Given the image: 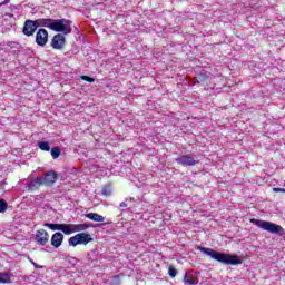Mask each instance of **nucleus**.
I'll list each match as a JSON object with an SVG mask.
<instances>
[{
    "label": "nucleus",
    "mask_w": 285,
    "mask_h": 285,
    "mask_svg": "<svg viewBox=\"0 0 285 285\" xmlns=\"http://www.w3.org/2000/svg\"><path fill=\"white\" fill-rule=\"evenodd\" d=\"M197 250H200V253H204V255H207L212 259L219 262V264H226L227 266H238V264H242V261L237 255H229L226 253L217 252L213 248L202 246H198Z\"/></svg>",
    "instance_id": "nucleus-1"
},
{
    "label": "nucleus",
    "mask_w": 285,
    "mask_h": 285,
    "mask_svg": "<svg viewBox=\"0 0 285 285\" xmlns=\"http://www.w3.org/2000/svg\"><path fill=\"white\" fill-rule=\"evenodd\" d=\"M250 224H254V226H257L258 228H262L263 230H267V233H272L274 235H279L283 237L285 235V230L282 228L281 225H277L275 223H271L268 220H261L257 218H252Z\"/></svg>",
    "instance_id": "nucleus-2"
},
{
    "label": "nucleus",
    "mask_w": 285,
    "mask_h": 285,
    "mask_svg": "<svg viewBox=\"0 0 285 285\" xmlns=\"http://www.w3.org/2000/svg\"><path fill=\"white\" fill-rule=\"evenodd\" d=\"M72 21L68 19H52L51 30L55 32H62L63 35H70L72 32Z\"/></svg>",
    "instance_id": "nucleus-3"
},
{
    "label": "nucleus",
    "mask_w": 285,
    "mask_h": 285,
    "mask_svg": "<svg viewBox=\"0 0 285 285\" xmlns=\"http://www.w3.org/2000/svg\"><path fill=\"white\" fill-rule=\"evenodd\" d=\"M90 242H92V236L90 234L79 233L69 238V246H87Z\"/></svg>",
    "instance_id": "nucleus-4"
},
{
    "label": "nucleus",
    "mask_w": 285,
    "mask_h": 285,
    "mask_svg": "<svg viewBox=\"0 0 285 285\" xmlns=\"http://www.w3.org/2000/svg\"><path fill=\"white\" fill-rule=\"evenodd\" d=\"M38 28L37 20H26L22 28V33L24 37H33Z\"/></svg>",
    "instance_id": "nucleus-5"
},
{
    "label": "nucleus",
    "mask_w": 285,
    "mask_h": 285,
    "mask_svg": "<svg viewBox=\"0 0 285 285\" xmlns=\"http://www.w3.org/2000/svg\"><path fill=\"white\" fill-rule=\"evenodd\" d=\"M35 242L38 246H46L50 242V234L46 229H39L36 232Z\"/></svg>",
    "instance_id": "nucleus-6"
},
{
    "label": "nucleus",
    "mask_w": 285,
    "mask_h": 285,
    "mask_svg": "<svg viewBox=\"0 0 285 285\" xmlns=\"http://www.w3.org/2000/svg\"><path fill=\"white\" fill-rule=\"evenodd\" d=\"M59 179V174L55 170H49L45 174V177L41 178L42 186H53Z\"/></svg>",
    "instance_id": "nucleus-7"
},
{
    "label": "nucleus",
    "mask_w": 285,
    "mask_h": 285,
    "mask_svg": "<svg viewBox=\"0 0 285 285\" xmlns=\"http://www.w3.org/2000/svg\"><path fill=\"white\" fill-rule=\"evenodd\" d=\"M63 46H66V36H63V33H57L53 36L51 40V47L53 50H63Z\"/></svg>",
    "instance_id": "nucleus-8"
},
{
    "label": "nucleus",
    "mask_w": 285,
    "mask_h": 285,
    "mask_svg": "<svg viewBox=\"0 0 285 285\" xmlns=\"http://www.w3.org/2000/svg\"><path fill=\"white\" fill-rule=\"evenodd\" d=\"M36 43L43 48L48 43V30L41 28L36 32Z\"/></svg>",
    "instance_id": "nucleus-9"
},
{
    "label": "nucleus",
    "mask_w": 285,
    "mask_h": 285,
    "mask_svg": "<svg viewBox=\"0 0 285 285\" xmlns=\"http://www.w3.org/2000/svg\"><path fill=\"white\" fill-rule=\"evenodd\" d=\"M175 161L178 163L179 166H197V160L188 155L180 156L176 158Z\"/></svg>",
    "instance_id": "nucleus-10"
},
{
    "label": "nucleus",
    "mask_w": 285,
    "mask_h": 285,
    "mask_svg": "<svg viewBox=\"0 0 285 285\" xmlns=\"http://www.w3.org/2000/svg\"><path fill=\"white\" fill-rule=\"evenodd\" d=\"M63 244V234L60 232L55 233L51 236V246L59 248Z\"/></svg>",
    "instance_id": "nucleus-11"
},
{
    "label": "nucleus",
    "mask_w": 285,
    "mask_h": 285,
    "mask_svg": "<svg viewBox=\"0 0 285 285\" xmlns=\"http://www.w3.org/2000/svg\"><path fill=\"white\" fill-rule=\"evenodd\" d=\"M88 228H97V226L92 223L73 224V233H83V230H88Z\"/></svg>",
    "instance_id": "nucleus-12"
},
{
    "label": "nucleus",
    "mask_w": 285,
    "mask_h": 285,
    "mask_svg": "<svg viewBox=\"0 0 285 285\" xmlns=\"http://www.w3.org/2000/svg\"><path fill=\"white\" fill-rule=\"evenodd\" d=\"M36 23H37L38 28H49V30H51V28H52V19H50V18L37 19Z\"/></svg>",
    "instance_id": "nucleus-13"
},
{
    "label": "nucleus",
    "mask_w": 285,
    "mask_h": 285,
    "mask_svg": "<svg viewBox=\"0 0 285 285\" xmlns=\"http://www.w3.org/2000/svg\"><path fill=\"white\" fill-rule=\"evenodd\" d=\"M39 186H43V183L41 180V177H37V179L32 180L28 186V190H37V188H39Z\"/></svg>",
    "instance_id": "nucleus-14"
},
{
    "label": "nucleus",
    "mask_w": 285,
    "mask_h": 285,
    "mask_svg": "<svg viewBox=\"0 0 285 285\" xmlns=\"http://www.w3.org/2000/svg\"><path fill=\"white\" fill-rule=\"evenodd\" d=\"M61 233L65 235H72L75 233V224H62Z\"/></svg>",
    "instance_id": "nucleus-15"
},
{
    "label": "nucleus",
    "mask_w": 285,
    "mask_h": 285,
    "mask_svg": "<svg viewBox=\"0 0 285 285\" xmlns=\"http://www.w3.org/2000/svg\"><path fill=\"white\" fill-rule=\"evenodd\" d=\"M87 219H91V222H105L106 218L97 213H88L85 215Z\"/></svg>",
    "instance_id": "nucleus-16"
},
{
    "label": "nucleus",
    "mask_w": 285,
    "mask_h": 285,
    "mask_svg": "<svg viewBox=\"0 0 285 285\" xmlns=\"http://www.w3.org/2000/svg\"><path fill=\"white\" fill-rule=\"evenodd\" d=\"M100 194L104 195V197H110V195H112V184L105 185Z\"/></svg>",
    "instance_id": "nucleus-17"
},
{
    "label": "nucleus",
    "mask_w": 285,
    "mask_h": 285,
    "mask_svg": "<svg viewBox=\"0 0 285 285\" xmlns=\"http://www.w3.org/2000/svg\"><path fill=\"white\" fill-rule=\"evenodd\" d=\"M183 282L185 285H196L197 284L195 282V277H193V275H189L188 273H185Z\"/></svg>",
    "instance_id": "nucleus-18"
},
{
    "label": "nucleus",
    "mask_w": 285,
    "mask_h": 285,
    "mask_svg": "<svg viewBox=\"0 0 285 285\" xmlns=\"http://www.w3.org/2000/svg\"><path fill=\"white\" fill-rule=\"evenodd\" d=\"M63 224H55V223H45V228H50V230H61Z\"/></svg>",
    "instance_id": "nucleus-19"
},
{
    "label": "nucleus",
    "mask_w": 285,
    "mask_h": 285,
    "mask_svg": "<svg viewBox=\"0 0 285 285\" xmlns=\"http://www.w3.org/2000/svg\"><path fill=\"white\" fill-rule=\"evenodd\" d=\"M0 284H12V279L10 278V274L0 273Z\"/></svg>",
    "instance_id": "nucleus-20"
},
{
    "label": "nucleus",
    "mask_w": 285,
    "mask_h": 285,
    "mask_svg": "<svg viewBox=\"0 0 285 285\" xmlns=\"http://www.w3.org/2000/svg\"><path fill=\"white\" fill-rule=\"evenodd\" d=\"M38 148H40V150H43L45 153H50V142L39 141L38 142Z\"/></svg>",
    "instance_id": "nucleus-21"
},
{
    "label": "nucleus",
    "mask_w": 285,
    "mask_h": 285,
    "mask_svg": "<svg viewBox=\"0 0 285 285\" xmlns=\"http://www.w3.org/2000/svg\"><path fill=\"white\" fill-rule=\"evenodd\" d=\"M60 156H61V149L59 147L51 148L52 159H59Z\"/></svg>",
    "instance_id": "nucleus-22"
},
{
    "label": "nucleus",
    "mask_w": 285,
    "mask_h": 285,
    "mask_svg": "<svg viewBox=\"0 0 285 285\" xmlns=\"http://www.w3.org/2000/svg\"><path fill=\"white\" fill-rule=\"evenodd\" d=\"M109 282L111 285H119L121 284V277L119 275H114L109 277Z\"/></svg>",
    "instance_id": "nucleus-23"
},
{
    "label": "nucleus",
    "mask_w": 285,
    "mask_h": 285,
    "mask_svg": "<svg viewBox=\"0 0 285 285\" xmlns=\"http://www.w3.org/2000/svg\"><path fill=\"white\" fill-rule=\"evenodd\" d=\"M8 210V202L6 199L0 198V213H6Z\"/></svg>",
    "instance_id": "nucleus-24"
},
{
    "label": "nucleus",
    "mask_w": 285,
    "mask_h": 285,
    "mask_svg": "<svg viewBox=\"0 0 285 285\" xmlns=\"http://www.w3.org/2000/svg\"><path fill=\"white\" fill-rule=\"evenodd\" d=\"M168 275H169V277H177V269L175 268V266H173V265H169V267H168Z\"/></svg>",
    "instance_id": "nucleus-25"
},
{
    "label": "nucleus",
    "mask_w": 285,
    "mask_h": 285,
    "mask_svg": "<svg viewBox=\"0 0 285 285\" xmlns=\"http://www.w3.org/2000/svg\"><path fill=\"white\" fill-rule=\"evenodd\" d=\"M81 79L83 81H88V83H95V78L88 77V76H81Z\"/></svg>",
    "instance_id": "nucleus-26"
},
{
    "label": "nucleus",
    "mask_w": 285,
    "mask_h": 285,
    "mask_svg": "<svg viewBox=\"0 0 285 285\" xmlns=\"http://www.w3.org/2000/svg\"><path fill=\"white\" fill-rule=\"evenodd\" d=\"M200 81H206V75L200 73L197 78V83H199Z\"/></svg>",
    "instance_id": "nucleus-27"
},
{
    "label": "nucleus",
    "mask_w": 285,
    "mask_h": 285,
    "mask_svg": "<svg viewBox=\"0 0 285 285\" xmlns=\"http://www.w3.org/2000/svg\"><path fill=\"white\" fill-rule=\"evenodd\" d=\"M30 262L35 268H43V266L38 265L37 263H35V261L30 259Z\"/></svg>",
    "instance_id": "nucleus-28"
},
{
    "label": "nucleus",
    "mask_w": 285,
    "mask_h": 285,
    "mask_svg": "<svg viewBox=\"0 0 285 285\" xmlns=\"http://www.w3.org/2000/svg\"><path fill=\"white\" fill-rule=\"evenodd\" d=\"M274 193H285V189L284 188H273Z\"/></svg>",
    "instance_id": "nucleus-29"
},
{
    "label": "nucleus",
    "mask_w": 285,
    "mask_h": 285,
    "mask_svg": "<svg viewBox=\"0 0 285 285\" xmlns=\"http://www.w3.org/2000/svg\"><path fill=\"white\" fill-rule=\"evenodd\" d=\"M119 206H120V208H127L128 203L127 202H121Z\"/></svg>",
    "instance_id": "nucleus-30"
},
{
    "label": "nucleus",
    "mask_w": 285,
    "mask_h": 285,
    "mask_svg": "<svg viewBox=\"0 0 285 285\" xmlns=\"http://www.w3.org/2000/svg\"><path fill=\"white\" fill-rule=\"evenodd\" d=\"M8 3H10V0H4V1L0 2V8H1V6H8Z\"/></svg>",
    "instance_id": "nucleus-31"
},
{
    "label": "nucleus",
    "mask_w": 285,
    "mask_h": 285,
    "mask_svg": "<svg viewBox=\"0 0 285 285\" xmlns=\"http://www.w3.org/2000/svg\"><path fill=\"white\" fill-rule=\"evenodd\" d=\"M126 202H135V198H129V199H126Z\"/></svg>",
    "instance_id": "nucleus-32"
}]
</instances>
